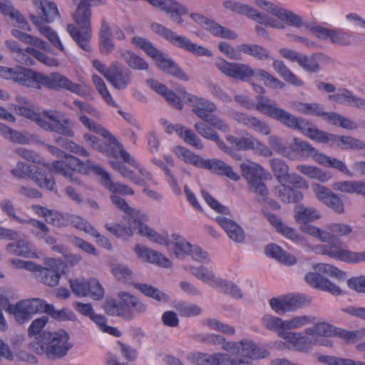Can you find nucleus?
Returning <instances> with one entry per match:
<instances>
[{
    "instance_id": "1",
    "label": "nucleus",
    "mask_w": 365,
    "mask_h": 365,
    "mask_svg": "<svg viewBox=\"0 0 365 365\" xmlns=\"http://www.w3.org/2000/svg\"><path fill=\"white\" fill-rule=\"evenodd\" d=\"M255 108L268 117L278 121L285 127L297 130L312 140H315L319 129L309 120L297 117L286 110L279 108L277 103L271 99L258 95Z\"/></svg>"
},
{
    "instance_id": "35",
    "label": "nucleus",
    "mask_w": 365,
    "mask_h": 365,
    "mask_svg": "<svg viewBox=\"0 0 365 365\" xmlns=\"http://www.w3.org/2000/svg\"><path fill=\"white\" fill-rule=\"evenodd\" d=\"M118 53V57L123 59L128 67L133 70L147 71L149 68V64L130 50L119 48Z\"/></svg>"
},
{
    "instance_id": "45",
    "label": "nucleus",
    "mask_w": 365,
    "mask_h": 365,
    "mask_svg": "<svg viewBox=\"0 0 365 365\" xmlns=\"http://www.w3.org/2000/svg\"><path fill=\"white\" fill-rule=\"evenodd\" d=\"M273 68L287 83L296 87L303 86V81L298 78V77L287 68L283 61L274 60L273 62Z\"/></svg>"
},
{
    "instance_id": "38",
    "label": "nucleus",
    "mask_w": 365,
    "mask_h": 365,
    "mask_svg": "<svg viewBox=\"0 0 365 365\" xmlns=\"http://www.w3.org/2000/svg\"><path fill=\"white\" fill-rule=\"evenodd\" d=\"M329 99L339 103L346 104L350 106L365 108V100L355 96L350 91L344 88L338 93L329 96Z\"/></svg>"
},
{
    "instance_id": "24",
    "label": "nucleus",
    "mask_w": 365,
    "mask_h": 365,
    "mask_svg": "<svg viewBox=\"0 0 365 365\" xmlns=\"http://www.w3.org/2000/svg\"><path fill=\"white\" fill-rule=\"evenodd\" d=\"M195 130L204 138L214 141L217 147L226 153L231 154L232 149L226 145L219 134L205 121H199L194 125Z\"/></svg>"
},
{
    "instance_id": "12",
    "label": "nucleus",
    "mask_w": 365,
    "mask_h": 365,
    "mask_svg": "<svg viewBox=\"0 0 365 365\" xmlns=\"http://www.w3.org/2000/svg\"><path fill=\"white\" fill-rule=\"evenodd\" d=\"M309 335L332 337L339 336L346 340L349 343H354L361 339V329L356 331H346L334 326L325 322L317 323L312 328L306 331Z\"/></svg>"
},
{
    "instance_id": "28",
    "label": "nucleus",
    "mask_w": 365,
    "mask_h": 365,
    "mask_svg": "<svg viewBox=\"0 0 365 365\" xmlns=\"http://www.w3.org/2000/svg\"><path fill=\"white\" fill-rule=\"evenodd\" d=\"M34 210L38 215L43 217L48 224L58 227L68 226V213L63 214L40 205L34 206Z\"/></svg>"
},
{
    "instance_id": "15",
    "label": "nucleus",
    "mask_w": 365,
    "mask_h": 365,
    "mask_svg": "<svg viewBox=\"0 0 365 365\" xmlns=\"http://www.w3.org/2000/svg\"><path fill=\"white\" fill-rule=\"evenodd\" d=\"M190 16L196 24L217 37L232 40L236 39L237 37V34L235 31L220 25L201 14L191 13Z\"/></svg>"
},
{
    "instance_id": "21",
    "label": "nucleus",
    "mask_w": 365,
    "mask_h": 365,
    "mask_svg": "<svg viewBox=\"0 0 365 365\" xmlns=\"http://www.w3.org/2000/svg\"><path fill=\"white\" fill-rule=\"evenodd\" d=\"M302 297L299 295L283 296L279 298H272L269 301L272 309L279 314L294 311L302 305Z\"/></svg>"
},
{
    "instance_id": "25",
    "label": "nucleus",
    "mask_w": 365,
    "mask_h": 365,
    "mask_svg": "<svg viewBox=\"0 0 365 365\" xmlns=\"http://www.w3.org/2000/svg\"><path fill=\"white\" fill-rule=\"evenodd\" d=\"M94 173L99 175L101 179V183L113 194L118 193L120 195H133L134 191L132 188L120 182H113L110 176L102 167H93Z\"/></svg>"
},
{
    "instance_id": "46",
    "label": "nucleus",
    "mask_w": 365,
    "mask_h": 365,
    "mask_svg": "<svg viewBox=\"0 0 365 365\" xmlns=\"http://www.w3.org/2000/svg\"><path fill=\"white\" fill-rule=\"evenodd\" d=\"M133 286L145 296L153 298L158 302L167 303L170 300V297L168 294L152 285L143 283H134Z\"/></svg>"
},
{
    "instance_id": "18",
    "label": "nucleus",
    "mask_w": 365,
    "mask_h": 365,
    "mask_svg": "<svg viewBox=\"0 0 365 365\" xmlns=\"http://www.w3.org/2000/svg\"><path fill=\"white\" fill-rule=\"evenodd\" d=\"M227 140L230 143L235 145L239 150H255V152L264 157H269L272 155V150L267 146L252 135H247L242 138L227 135Z\"/></svg>"
},
{
    "instance_id": "22",
    "label": "nucleus",
    "mask_w": 365,
    "mask_h": 365,
    "mask_svg": "<svg viewBox=\"0 0 365 365\" xmlns=\"http://www.w3.org/2000/svg\"><path fill=\"white\" fill-rule=\"evenodd\" d=\"M42 73L24 67H16L14 81L31 88H41Z\"/></svg>"
},
{
    "instance_id": "53",
    "label": "nucleus",
    "mask_w": 365,
    "mask_h": 365,
    "mask_svg": "<svg viewBox=\"0 0 365 365\" xmlns=\"http://www.w3.org/2000/svg\"><path fill=\"white\" fill-rule=\"evenodd\" d=\"M11 34L21 41L39 48L47 51L49 48L48 43L38 37L27 34L18 29H12Z\"/></svg>"
},
{
    "instance_id": "5",
    "label": "nucleus",
    "mask_w": 365,
    "mask_h": 365,
    "mask_svg": "<svg viewBox=\"0 0 365 365\" xmlns=\"http://www.w3.org/2000/svg\"><path fill=\"white\" fill-rule=\"evenodd\" d=\"M5 311L14 317L26 319L35 314L46 313L53 319H70L66 309L57 311L52 304L38 298L23 299L16 304H9Z\"/></svg>"
},
{
    "instance_id": "32",
    "label": "nucleus",
    "mask_w": 365,
    "mask_h": 365,
    "mask_svg": "<svg viewBox=\"0 0 365 365\" xmlns=\"http://www.w3.org/2000/svg\"><path fill=\"white\" fill-rule=\"evenodd\" d=\"M195 278L213 288H216L220 280L212 269L203 265L190 266L187 269Z\"/></svg>"
},
{
    "instance_id": "6",
    "label": "nucleus",
    "mask_w": 365,
    "mask_h": 365,
    "mask_svg": "<svg viewBox=\"0 0 365 365\" xmlns=\"http://www.w3.org/2000/svg\"><path fill=\"white\" fill-rule=\"evenodd\" d=\"M316 237H318L322 242H328V245H323L322 247L323 255L347 263L365 262V251L358 252L346 249L343 242L339 238L327 232L320 230Z\"/></svg>"
},
{
    "instance_id": "62",
    "label": "nucleus",
    "mask_w": 365,
    "mask_h": 365,
    "mask_svg": "<svg viewBox=\"0 0 365 365\" xmlns=\"http://www.w3.org/2000/svg\"><path fill=\"white\" fill-rule=\"evenodd\" d=\"M92 79L96 89L106 103L113 107H118V104L113 99L104 81L97 75H93Z\"/></svg>"
},
{
    "instance_id": "47",
    "label": "nucleus",
    "mask_w": 365,
    "mask_h": 365,
    "mask_svg": "<svg viewBox=\"0 0 365 365\" xmlns=\"http://www.w3.org/2000/svg\"><path fill=\"white\" fill-rule=\"evenodd\" d=\"M265 253L267 256L276 259L277 261L287 264H293L296 262L294 256L287 254L279 246L275 244H269L265 247Z\"/></svg>"
},
{
    "instance_id": "4",
    "label": "nucleus",
    "mask_w": 365,
    "mask_h": 365,
    "mask_svg": "<svg viewBox=\"0 0 365 365\" xmlns=\"http://www.w3.org/2000/svg\"><path fill=\"white\" fill-rule=\"evenodd\" d=\"M217 68L227 77L238 79L242 81H247L249 79L257 75L262 80L265 86L274 89H282L284 83L267 71L258 69L255 71L249 65L241 63H232L224 59L215 63Z\"/></svg>"
},
{
    "instance_id": "17",
    "label": "nucleus",
    "mask_w": 365,
    "mask_h": 365,
    "mask_svg": "<svg viewBox=\"0 0 365 365\" xmlns=\"http://www.w3.org/2000/svg\"><path fill=\"white\" fill-rule=\"evenodd\" d=\"M317 133V135L315 140L319 143H327L329 142H333L336 143L337 145H340V143L343 145L342 148L344 149H365V143L351 136L334 135L320 130H319Z\"/></svg>"
},
{
    "instance_id": "34",
    "label": "nucleus",
    "mask_w": 365,
    "mask_h": 365,
    "mask_svg": "<svg viewBox=\"0 0 365 365\" xmlns=\"http://www.w3.org/2000/svg\"><path fill=\"white\" fill-rule=\"evenodd\" d=\"M304 325L302 321H265L264 326L269 330L278 334L284 339L289 338L288 330Z\"/></svg>"
},
{
    "instance_id": "33",
    "label": "nucleus",
    "mask_w": 365,
    "mask_h": 365,
    "mask_svg": "<svg viewBox=\"0 0 365 365\" xmlns=\"http://www.w3.org/2000/svg\"><path fill=\"white\" fill-rule=\"evenodd\" d=\"M330 60L331 58L323 53H314L310 57L303 54L298 64L305 71L310 73H317L321 69L319 62L329 61Z\"/></svg>"
},
{
    "instance_id": "3",
    "label": "nucleus",
    "mask_w": 365,
    "mask_h": 365,
    "mask_svg": "<svg viewBox=\"0 0 365 365\" xmlns=\"http://www.w3.org/2000/svg\"><path fill=\"white\" fill-rule=\"evenodd\" d=\"M71 2L76 5L72 16L77 26L68 24L66 31L81 48L90 52L91 51L90 41L92 36L91 9L83 1L77 0Z\"/></svg>"
},
{
    "instance_id": "41",
    "label": "nucleus",
    "mask_w": 365,
    "mask_h": 365,
    "mask_svg": "<svg viewBox=\"0 0 365 365\" xmlns=\"http://www.w3.org/2000/svg\"><path fill=\"white\" fill-rule=\"evenodd\" d=\"M242 176L247 180L248 184L262 178L264 176V169L254 162L247 160L240 164Z\"/></svg>"
},
{
    "instance_id": "9",
    "label": "nucleus",
    "mask_w": 365,
    "mask_h": 365,
    "mask_svg": "<svg viewBox=\"0 0 365 365\" xmlns=\"http://www.w3.org/2000/svg\"><path fill=\"white\" fill-rule=\"evenodd\" d=\"M225 349L232 351L235 356L231 357L232 365H252L251 360L264 359L269 352L264 348L258 347L251 340L244 339L239 342H229Z\"/></svg>"
},
{
    "instance_id": "37",
    "label": "nucleus",
    "mask_w": 365,
    "mask_h": 365,
    "mask_svg": "<svg viewBox=\"0 0 365 365\" xmlns=\"http://www.w3.org/2000/svg\"><path fill=\"white\" fill-rule=\"evenodd\" d=\"M63 158L68 169L73 173L76 170L81 174L88 175L91 170L94 173L93 167H100L94 164L91 160H87L84 163L81 160L66 153L63 155Z\"/></svg>"
},
{
    "instance_id": "14",
    "label": "nucleus",
    "mask_w": 365,
    "mask_h": 365,
    "mask_svg": "<svg viewBox=\"0 0 365 365\" xmlns=\"http://www.w3.org/2000/svg\"><path fill=\"white\" fill-rule=\"evenodd\" d=\"M42 86L54 90H67L81 96L86 95L82 86L72 82L67 77L58 73H52L50 76L42 73L41 86Z\"/></svg>"
},
{
    "instance_id": "40",
    "label": "nucleus",
    "mask_w": 365,
    "mask_h": 365,
    "mask_svg": "<svg viewBox=\"0 0 365 365\" xmlns=\"http://www.w3.org/2000/svg\"><path fill=\"white\" fill-rule=\"evenodd\" d=\"M29 178L34 180L41 189L48 191L55 189L54 178L51 175H46L41 168L35 166L34 168L30 169Z\"/></svg>"
},
{
    "instance_id": "57",
    "label": "nucleus",
    "mask_w": 365,
    "mask_h": 365,
    "mask_svg": "<svg viewBox=\"0 0 365 365\" xmlns=\"http://www.w3.org/2000/svg\"><path fill=\"white\" fill-rule=\"evenodd\" d=\"M104 309L108 315L113 317H123L127 316V307L122 300L118 302L115 299H108L106 301Z\"/></svg>"
},
{
    "instance_id": "42",
    "label": "nucleus",
    "mask_w": 365,
    "mask_h": 365,
    "mask_svg": "<svg viewBox=\"0 0 365 365\" xmlns=\"http://www.w3.org/2000/svg\"><path fill=\"white\" fill-rule=\"evenodd\" d=\"M80 122L88 130L95 132L105 138L108 139V141L112 144L118 143V140L113 136L108 130L101 126L100 124L90 119L86 115L83 113H77Z\"/></svg>"
},
{
    "instance_id": "64",
    "label": "nucleus",
    "mask_w": 365,
    "mask_h": 365,
    "mask_svg": "<svg viewBox=\"0 0 365 365\" xmlns=\"http://www.w3.org/2000/svg\"><path fill=\"white\" fill-rule=\"evenodd\" d=\"M330 41L341 46H350L353 43L351 35L339 29H333Z\"/></svg>"
},
{
    "instance_id": "20",
    "label": "nucleus",
    "mask_w": 365,
    "mask_h": 365,
    "mask_svg": "<svg viewBox=\"0 0 365 365\" xmlns=\"http://www.w3.org/2000/svg\"><path fill=\"white\" fill-rule=\"evenodd\" d=\"M183 92V98L188 101L192 107V113L203 120L207 115L217 110V106L205 98Z\"/></svg>"
},
{
    "instance_id": "36",
    "label": "nucleus",
    "mask_w": 365,
    "mask_h": 365,
    "mask_svg": "<svg viewBox=\"0 0 365 365\" xmlns=\"http://www.w3.org/2000/svg\"><path fill=\"white\" fill-rule=\"evenodd\" d=\"M110 199L116 208L129 216L128 224L130 226L135 225V220H141L143 218H146L144 214L133 209L123 198L116 194H112Z\"/></svg>"
},
{
    "instance_id": "29",
    "label": "nucleus",
    "mask_w": 365,
    "mask_h": 365,
    "mask_svg": "<svg viewBox=\"0 0 365 365\" xmlns=\"http://www.w3.org/2000/svg\"><path fill=\"white\" fill-rule=\"evenodd\" d=\"M274 195L284 203H297L304 198V195L297 189L282 182L274 187L273 190Z\"/></svg>"
},
{
    "instance_id": "61",
    "label": "nucleus",
    "mask_w": 365,
    "mask_h": 365,
    "mask_svg": "<svg viewBox=\"0 0 365 365\" xmlns=\"http://www.w3.org/2000/svg\"><path fill=\"white\" fill-rule=\"evenodd\" d=\"M48 321H32L28 329V335L30 337H34L36 340L43 343V337L46 334H48L45 327Z\"/></svg>"
},
{
    "instance_id": "26",
    "label": "nucleus",
    "mask_w": 365,
    "mask_h": 365,
    "mask_svg": "<svg viewBox=\"0 0 365 365\" xmlns=\"http://www.w3.org/2000/svg\"><path fill=\"white\" fill-rule=\"evenodd\" d=\"M305 281L312 287L329 292L334 295L341 293L340 288L319 273L309 272L304 277Z\"/></svg>"
},
{
    "instance_id": "52",
    "label": "nucleus",
    "mask_w": 365,
    "mask_h": 365,
    "mask_svg": "<svg viewBox=\"0 0 365 365\" xmlns=\"http://www.w3.org/2000/svg\"><path fill=\"white\" fill-rule=\"evenodd\" d=\"M171 237L174 242L172 245L173 252L178 258H183L185 255H190L193 245L178 235L173 234Z\"/></svg>"
},
{
    "instance_id": "31",
    "label": "nucleus",
    "mask_w": 365,
    "mask_h": 365,
    "mask_svg": "<svg viewBox=\"0 0 365 365\" xmlns=\"http://www.w3.org/2000/svg\"><path fill=\"white\" fill-rule=\"evenodd\" d=\"M146 218H143L141 220H135V225H131V227L136 230V232L140 235L146 236L150 240L155 242L165 245L168 247L173 245V242L169 240L167 237L159 235L153 230L150 229L148 225L144 224L143 221H146Z\"/></svg>"
},
{
    "instance_id": "39",
    "label": "nucleus",
    "mask_w": 365,
    "mask_h": 365,
    "mask_svg": "<svg viewBox=\"0 0 365 365\" xmlns=\"http://www.w3.org/2000/svg\"><path fill=\"white\" fill-rule=\"evenodd\" d=\"M118 297L127 307V315L135 316L146 311V306L136 297L126 292H120Z\"/></svg>"
},
{
    "instance_id": "44",
    "label": "nucleus",
    "mask_w": 365,
    "mask_h": 365,
    "mask_svg": "<svg viewBox=\"0 0 365 365\" xmlns=\"http://www.w3.org/2000/svg\"><path fill=\"white\" fill-rule=\"evenodd\" d=\"M237 50L240 53L250 55L261 61H266L272 58L269 51L267 48L258 44H240L237 47Z\"/></svg>"
},
{
    "instance_id": "49",
    "label": "nucleus",
    "mask_w": 365,
    "mask_h": 365,
    "mask_svg": "<svg viewBox=\"0 0 365 365\" xmlns=\"http://www.w3.org/2000/svg\"><path fill=\"white\" fill-rule=\"evenodd\" d=\"M49 170L55 174L63 176L71 182H74L78 185H82V182L79 180L78 177L74 173L68 169L63 160L53 161Z\"/></svg>"
},
{
    "instance_id": "58",
    "label": "nucleus",
    "mask_w": 365,
    "mask_h": 365,
    "mask_svg": "<svg viewBox=\"0 0 365 365\" xmlns=\"http://www.w3.org/2000/svg\"><path fill=\"white\" fill-rule=\"evenodd\" d=\"M40 9L43 14V21L51 23L59 17V11L56 4L53 1L40 0Z\"/></svg>"
},
{
    "instance_id": "7",
    "label": "nucleus",
    "mask_w": 365,
    "mask_h": 365,
    "mask_svg": "<svg viewBox=\"0 0 365 365\" xmlns=\"http://www.w3.org/2000/svg\"><path fill=\"white\" fill-rule=\"evenodd\" d=\"M131 43L155 60L158 66L165 73L183 81L188 80L187 75L179 66L172 59L166 58L164 53L155 47L149 40L140 36H134L131 39Z\"/></svg>"
},
{
    "instance_id": "8",
    "label": "nucleus",
    "mask_w": 365,
    "mask_h": 365,
    "mask_svg": "<svg viewBox=\"0 0 365 365\" xmlns=\"http://www.w3.org/2000/svg\"><path fill=\"white\" fill-rule=\"evenodd\" d=\"M150 29L153 33L165 39L174 46L188 51L195 56H212V53L207 48L192 43L185 36L177 34L175 31L160 23L153 22L150 24Z\"/></svg>"
},
{
    "instance_id": "30",
    "label": "nucleus",
    "mask_w": 365,
    "mask_h": 365,
    "mask_svg": "<svg viewBox=\"0 0 365 365\" xmlns=\"http://www.w3.org/2000/svg\"><path fill=\"white\" fill-rule=\"evenodd\" d=\"M216 221L225 230L230 240L236 243L244 242L245 232L237 223L225 217H217Z\"/></svg>"
},
{
    "instance_id": "27",
    "label": "nucleus",
    "mask_w": 365,
    "mask_h": 365,
    "mask_svg": "<svg viewBox=\"0 0 365 365\" xmlns=\"http://www.w3.org/2000/svg\"><path fill=\"white\" fill-rule=\"evenodd\" d=\"M135 251L140 258L147 262L155 264L165 268L172 267L171 261L162 253L157 251L141 247L139 245L135 247Z\"/></svg>"
},
{
    "instance_id": "51",
    "label": "nucleus",
    "mask_w": 365,
    "mask_h": 365,
    "mask_svg": "<svg viewBox=\"0 0 365 365\" xmlns=\"http://www.w3.org/2000/svg\"><path fill=\"white\" fill-rule=\"evenodd\" d=\"M294 213L295 220L302 224L313 222L320 217L315 209L304 207L303 205L296 206Z\"/></svg>"
},
{
    "instance_id": "50",
    "label": "nucleus",
    "mask_w": 365,
    "mask_h": 365,
    "mask_svg": "<svg viewBox=\"0 0 365 365\" xmlns=\"http://www.w3.org/2000/svg\"><path fill=\"white\" fill-rule=\"evenodd\" d=\"M200 364L199 365H232L231 356L228 354H200Z\"/></svg>"
},
{
    "instance_id": "23",
    "label": "nucleus",
    "mask_w": 365,
    "mask_h": 365,
    "mask_svg": "<svg viewBox=\"0 0 365 365\" xmlns=\"http://www.w3.org/2000/svg\"><path fill=\"white\" fill-rule=\"evenodd\" d=\"M202 168L209 170L218 175L226 176L233 181H238L240 179V175L235 173L230 165L219 159H205Z\"/></svg>"
},
{
    "instance_id": "63",
    "label": "nucleus",
    "mask_w": 365,
    "mask_h": 365,
    "mask_svg": "<svg viewBox=\"0 0 365 365\" xmlns=\"http://www.w3.org/2000/svg\"><path fill=\"white\" fill-rule=\"evenodd\" d=\"M250 190L251 192L257 195V202L262 204L267 200V197L269 195V190L266 184L262 181V178L255 180L250 184Z\"/></svg>"
},
{
    "instance_id": "55",
    "label": "nucleus",
    "mask_w": 365,
    "mask_h": 365,
    "mask_svg": "<svg viewBox=\"0 0 365 365\" xmlns=\"http://www.w3.org/2000/svg\"><path fill=\"white\" fill-rule=\"evenodd\" d=\"M176 155L185 163H190L195 166L202 168L204 158L195 154L193 152L183 147H176L175 149Z\"/></svg>"
},
{
    "instance_id": "56",
    "label": "nucleus",
    "mask_w": 365,
    "mask_h": 365,
    "mask_svg": "<svg viewBox=\"0 0 365 365\" xmlns=\"http://www.w3.org/2000/svg\"><path fill=\"white\" fill-rule=\"evenodd\" d=\"M297 170L311 178L317 179L323 182L330 179L329 175L315 166L299 165L297 166Z\"/></svg>"
},
{
    "instance_id": "19",
    "label": "nucleus",
    "mask_w": 365,
    "mask_h": 365,
    "mask_svg": "<svg viewBox=\"0 0 365 365\" xmlns=\"http://www.w3.org/2000/svg\"><path fill=\"white\" fill-rule=\"evenodd\" d=\"M314 192L317 197L322 202L331 208L335 212L338 214L344 213L345 209L344 202L337 194L333 192L329 188L320 185H315L314 186Z\"/></svg>"
},
{
    "instance_id": "54",
    "label": "nucleus",
    "mask_w": 365,
    "mask_h": 365,
    "mask_svg": "<svg viewBox=\"0 0 365 365\" xmlns=\"http://www.w3.org/2000/svg\"><path fill=\"white\" fill-rule=\"evenodd\" d=\"M11 34L21 41L39 48L47 51L49 48L48 43L38 37L27 34L18 29H12Z\"/></svg>"
},
{
    "instance_id": "11",
    "label": "nucleus",
    "mask_w": 365,
    "mask_h": 365,
    "mask_svg": "<svg viewBox=\"0 0 365 365\" xmlns=\"http://www.w3.org/2000/svg\"><path fill=\"white\" fill-rule=\"evenodd\" d=\"M44 264L46 267L36 264V269L34 270L35 278L49 287L58 285L64 268L63 263L60 259L48 257L44 259Z\"/></svg>"
},
{
    "instance_id": "48",
    "label": "nucleus",
    "mask_w": 365,
    "mask_h": 365,
    "mask_svg": "<svg viewBox=\"0 0 365 365\" xmlns=\"http://www.w3.org/2000/svg\"><path fill=\"white\" fill-rule=\"evenodd\" d=\"M0 11L3 14L16 19L22 29L30 31V27L25 18L9 1H0Z\"/></svg>"
},
{
    "instance_id": "2",
    "label": "nucleus",
    "mask_w": 365,
    "mask_h": 365,
    "mask_svg": "<svg viewBox=\"0 0 365 365\" xmlns=\"http://www.w3.org/2000/svg\"><path fill=\"white\" fill-rule=\"evenodd\" d=\"M15 110L16 114L36 122L44 130L54 132L69 138L75 135L74 131L70 126H73L76 123L67 118L62 111L44 110L41 115L26 106H19Z\"/></svg>"
},
{
    "instance_id": "43",
    "label": "nucleus",
    "mask_w": 365,
    "mask_h": 365,
    "mask_svg": "<svg viewBox=\"0 0 365 365\" xmlns=\"http://www.w3.org/2000/svg\"><path fill=\"white\" fill-rule=\"evenodd\" d=\"M6 245L5 250L10 255L29 257L33 254V245L27 240H17Z\"/></svg>"
},
{
    "instance_id": "59",
    "label": "nucleus",
    "mask_w": 365,
    "mask_h": 365,
    "mask_svg": "<svg viewBox=\"0 0 365 365\" xmlns=\"http://www.w3.org/2000/svg\"><path fill=\"white\" fill-rule=\"evenodd\" d=\"M269 162L272 171L279 182L282 183L285 181L286 176L289 173V168L285 162L280 158H272Z\"/></svg>"
},
{
    "instance_id": "60",
    "label": "nucleus",
    "mask_w": 365,
    "mask_h": 365,
    "mask_svg": "<svg viewBox=\"0 0 365 365\" xmlns=\"http://www.w3.org/2000/svg\"><path fill=\"white\" fill-rule=\"evenodd\" d=\"M215 289H218L221 292L230 295L235 299L242 297V293L239 287L231 281L220 279Z\"/></svg>"
},
{
    "instance_id": "16",
    "label": "nucleus",
    "mask_w": 365,
    "mask_h": 365,
    "mask_svg": "<svg viewBox=\"0 0 365 365\" xmlns=\"http://www.w3.org/2000/svg\"><path fill=\"white\" fill-rule=\"evenodd\" d=\"M106 80L114 88L125 90L132 83L133 73L130 68L120 65L117 61H113Z\"/></svg>"
},
{
    "instance_id": "13",
    "label": "nucleus",
    "mask_w": 365,
    "mask_h": 365,
    "mask_svg": "<svg viewBox=\"0 0 365 365\" xmlns=\"http://www.w3.org/2000/svg\"><path fill=\"white\" fill-rule=\"evenodd\" d=\"M255 4L259 8L274 15L288 26L294 28H300L302 26L304 25V21L301 16L292 11L279 7L270 1L267 0H255Z\"/></svg>"
},
{
    "instance_id": "10",
    "label": "nucleus",
    "mask_w": 365,
    "mask_h": 365,
    "mask_svg": "<svg viewBox=\"0 0 365 365\" xmlns=\"http://www.w3.org/2000/svg\"><path fill=\"white\" fill-rule=\"evenodd\" d=\"M69 339L68 333L63 329L46 334L43 344L49 345L46 347V355L53 359L64 357L73 347Z\"/></svg>"
}]
</instances>
